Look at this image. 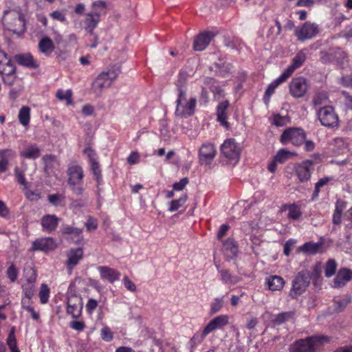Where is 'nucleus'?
<instances>
[{
    "label": "nucleus",
    "instance_id": "1",
    "mask_svg": "<svg viewBox=\"0 0 352 352\" xmlns=\"http://www.w3.org/2000/svg\"><path fill=\"white\" fill-rule=\"evenodd\" d=\"M185 82L186 78L180 74L176 82L177 98L175 102L176 108L175 111V116L180 118H188L192 116L197 105L196 98H187Z\"/></svg>",
    "mask_w": 352,
    "mask_h": 352
},
{
    "label": "nucleus",
    "instance_id": "2",
    "mask_svg": "<svg viewBox=\"0 0 352 352\" xmlns=\"http://www.w3.org/2000/svg\"><path fill=\"white\" fill-rule=\"evenodd\" d=\"M91 8V10L85 14L82 24L86 32L93 34L101 21V16L107 13V3L102 0L94 1Z\"/></svg>",
    "mask_w": 352,
    "mask_h": 352
},
{
    "label": "nucleus",
    "instance_id": "3",
    "mask_svg": "<svg viewBox=\"0 0 352 352\" xmlns=\"http://www.w3.org/2000/svg\"><path fill=\"white\" fill-rule=\"evenodd\" d=\"M331 338L325 336L307 337L296 340L289 348V352H316L324 343L330 341Z\"/></svg>",
    "mask_w": 352,
    "mask_h": 352
},
{
    "label": "nucleus",
    "instance_id": "4",
    "mask_svg": "<svg viewBox=\"0 0 352 352\" xmlns=\"http://www.w3.org/2000/svg\"><path fill=\"white\" fill-rule=\"evenodd\" d=\"M66 173L68 177L67 184L71 191L76 195H82L85 191L82 167L76 162H72L68 165Z\"/></svg>",
    "mask_w": 352,
    "mask_h": 352
},
{
    "label": "nucleus",
    "instance_id": "5",
    "mask_svg": "<svg viewBox=\"0 0 352 352\" xmlns=\"http://www.w3.org/2000/svg\"><path fill=\"white\" fill-rule=\"evenodd\" d=\"M120 73L119 67L113 65L102 72L94 80L91 87L93 91L100 95L104 89L109 88Z\"/></svg>",
    "mask_w": 352,
    "mask_h": 352
},
{
    "label": "nucleus",
    "instance_id": "6",
    "mask_svg": "<svg viewBox=\"0 0 352 352\" xmlns=\"http://www.w3.org/2000/svg\"><path fill=\"white\" fill-rule=\"evenodd\" d=\"M0 74L5 83L12 85L16 79V67L11 58L3 50H0Z\"/></svg>",
    "mask_w": 352,
    "mask_h": 352
},
{
    "label": "nucleus",
    "instance_id": "7",
    "mask_svg": "<svg viewBox=\"0 0 352 352\" xmlns=\"http://www.w3.org/2000/svg\"><path fill=\"white\" fill-rule=\"evenodd\" d=\"M310 280V272L308 270L299 272L292 281L289 296L294 299L297 298L306 291L309 285Z\"/></svg>",
    "mask_w": 352,
    "mask_h": 352
},
{
    "label": "nucleus",
    "instance_id": "8",
    "mask_svg": "<svg viewBox=\"0 0 352 352\" xmlns=\"http://www.w3.org/2000/svg\"><path fill=\"white\" fill-rule=\"evenodd\" d=\"M317 116L321 124L328 128L338 126V116L331 106H324L317 111Z\"/></svg>",
    "mask_w": 352,
    "mask_h": 352
},
{
    "label": "nucleus",
    "instance_id": "9",
    "mask_svg": "<svg viewBox=\"0 0 352 352\" xmlns=\"http://www.w3.org/2000/svg\"><path fill=\"white\" fill-rule=\"evenodd\" d=\"M241 148L234 139H227L221 146V152L223 157L230 163L236 164L240 158Z\"/></svg>",
    "mask_w": 352,
    "mask_h": 352
},
{
    "label": "nucleus",
    "instance_id": "10",
    "mask_svg": "<svg viewBox=\"0 0 352 352\" xmlns=\"http://www.w3.org/2000/svg\"><path fill=\"white\" fill-rule=\"evenodd\" d=\"M305 133L300 128H289L284 131L280 136L282 144L292 143L294 146L301 145L305 140Z\"/></svg>",
    "mask_w": 352,
    "mask_h": 352
},
{
    "label": "nucleus",
    "instance_id": "11",
    "mask_svg": "<svg viewBox=\"0 0 352 352\" xmlns=\"http://www.w3.org/2000/svg\"><path fill=\"white\" fill-rule=\"evenodd\" d=\"M318 32L319 26L317 23L307 21L296 28L294 34L298 41L303 42L314 38Z\"/></svg>",
    "mask_w": 352,
    "mask_h": 352
},
{
    "label": "nucleus",
    "instance_id": "12",
    "mask_svg": "<svg viewBox=\"0 0 352 352\" xmlns=\"http://www.w3.org/2000/svg\"><path fill=\"white\" fill-rule=\"evenodd\" d=\"M217 155V150L213 143L206 142L201 146L198 157L201 165H210Z\"/></svg>",
    "mask_w": 352,
    "mask_h": 352
},
{
    "label": "nucleus",
    "instance_id": "13",
    "mask_svg": "<svg viewBox=\"0 0 352 352\" xmlns=\"http://www.w3.org/2000/svg\"><path fill=\"white\" fill-rule=\"evenodd\" d=\"M314 170V162L310 160H305L295 167L296 175L300 182L309 181Z\"/></svg>",
    "mask_w": 352,
    "mask_h": 352
},
{
    "label": "nucleus",
    "instance_id": "14",
    "mask_svg": "<svg viewBox=\"0 0 352 352\" xmlns=\"http://www.w3.org/2000/svg\"><path fill=\"white\" fill-rule=\"evenodd\" d=\"M307 82L303 77L294 78L289 83V91L294 98L302 97L307 91Z\"/></svg>",
    "mask_w": 352,
    "mask_h": 352
},
{
    "label": "nucleus",
    "instance_id": "15",
    "mask_svg": "<svg viewBox=\"0 0 352 352\" xmlns=\"http://www.w3.org/2000/svg\"><path fill=\"white\" fill-rule=\"evenodd\" d=\"M82 309V298L78 296L68 297L67 302V312L74 318H77L81 314Z\"/></svg>",
    "mask_w": 352,
    "mask_h": 352
},
{
    "label": "nucleus",
    "instance_id": "16",
    "mask_svg": "<svg viewBox=\"0 0 352 352\" xmlns=\"http://www.w3.org/2000/svg\"><path fill=\"white\" fill-rule=\"evenodd\" d=\"M100 274V278L104 281H107L109 283L119 280L121 274L118 270L111 268L108 266L101 265L97 267Z\"/></svg>",
    "mask_w": 352,
    "mask_h": 352
},
{
    "label": "nucleus",
    "instance_id": "17",
    "mask_svg": "<svg viewBox=\"0 0 352 352\" xmlns=\"http://www.w3.org/2000/svg\"><path fill=\"white\" fill-rule=\"evenodd\" d=\"M216 34L213 32H204L197 35L193 43V49L195 51H203L209 45L212 38Z\"/></svg>",
    "mask_w": 352,
    "mask_h": 352
},
{
    "label": "nucleus",
    "instance_id": "18",
    "mask_svg": "<svg viewBox=\"0 0 352 352\" xmlns=\"http://www.w3.org/2000/svg\"><path fill=\"white\" fill-rule=\"evenodd\" d=\"M323 245L324 239L322 237H320V240L316 243L312 241L305 243L299 247V250L307 254L314 255L318 253L324 252Z\"/></svg>",
    "mask_w": 352,
    "mask_h": 352
},
{
    "label": "nucleus",
    "instance_id": "19",
    "mask_svg": "<svg viewBox=\"0 0 352 352\" xmlns=\"http://www.w3.org/2000/svg\"><path fill=\"white\" fill-rule=\"evenodd\" d=\"M352 279V270L347 268L340 269L333 281V287L342 288Z\"/></svg>",
    "mask_w": 352,
    "mask_h": 352
},
{
    "label": "nucleus",
    "instance_id": "20",
    "mask_svg": "<svg viewBox=\"0 0 352 352\" xmlns=\"http://www.w3.org/2000/svg\"><path fill=\"white\" fill-rule=\"evenodd\" d=\"M56 244L52 237L38 239L33 242L32 248L34 250L49 252L56 248Z\"/></svg>",
    "mask_w": 352,
    "mask_h": 352
},
{
    "label": "nucleus",
    "instance_id": "21",
    "mask_svg": "<svg viewBox=\"0 0 352 352\" xmlns=\"http://www.w3.org/2000/svg\"><path fill=\"white\" fill-rule=\"evenodd\" d=\"M59 219L54 214L44 215L41 219L42 230L47 233L54 232L58 226Z\"/></svg>",
    "mask_w": 352,
    "mask_h": 352
},
{
    "label": "nucleus",
    "instance_id": "22",
    "mask_svg": "<svg viewBox=\"0 0 352 352\" xmlns=\"http://www.w3.org/2000/svg\"><path fill=\"white\" fill-rule=\"evenodd\" d=\"M208 334L209 333L205 328L202 331H197L187 343V348L190 350V352H193L202 343Z\"/></svg>",
    "mask_w": 352,
    "mask_h": 352
},
{
    "label": "nucleus",
    "instance_id": "23",
    "mask_svg": "<svg viewBox=\"0 0 352 352\" xmlns=\"http://www.w3.org/2000/svg\"><path fill=\"white\" fill-rule=\"evenodd\" d=\"M83 257V250L81 248L71 249L67 253V265L72 270Z\"/></svg>",
    "mask_w": 352,
    "mask_h": 352
},
{
    "label": "nucleus",
    "instance_id": "24",
    "mask_svg": "<svg viewBox=\"0 0 352 352\" xmlns=\"http://www.w3.org/2000/svg\"><path fill=\"white\" fill-rule=\"evenodd\" d=\"M228 316L227 315H219L212 320L205 327L206 331L210 333L217 329H221L228 324Z\"/></svg>",
    "mask_w": 352,
    "mask_h": 352
},
{
    "label": "nucleus",
    "instance_id": "25",
    "mask_svg": "<svg viewBox=\"0 0 352 352\" xmlns=\"http://www.w3.org/2000/svg\"><path fill=\"white\" fill-rule=\"evenodd\" d=\"M307 59V49L300 50L292 58L291 64L287 69L293 74L294 71L300 68Z\"/></svg>",
    "mask_w": 352,
    "mask_h": 352
},
{
    "label": "nucleus",
    "instance_id": "26",
    "mask_svg": "<svg viewBox=\"0 0 352 352\" xmlns=\"http://www.w3.org/2000/svg\"><path fill=\"white\" fill-rule=\"evenodd\" d=\"M230 105L228 100H224L220 102L217 108V121L225 128H229V123L227 121L226 111Z\"/></svg>",
    "mask_w": 352,
    "mask_h": 352
},
{
    "label": "nucleus",
    "instance_id": "27",
    "mask_svg": "<svg viewBox=\"0 0 352 352\" xmlns=\"http://www.w3.org/2000/svg\"><path fill=\"white\" fill-rule=\"evenodd\" d=\"M15 157L16 153L11 149L0 150V173L6 171L9 162Z\"/></svg>",
    "mask_w": 352,
    "mask_h": 352
},
{
    "label": "nucleus",
    "instance_id": "28",
    "mask_svg": "<svg viewBox=\"0 0 352 352\" xmlns=\"http://www.w3.org/2000/svg\"><path fill=\"white\" fill-rule=\"evenodd\" d=\"M265 284L270 290L276 292L280 291L283 288L285 282L281 276L272 275L265 278Z\"/></svg>",
    "mask_w": 352,
    "mask_h": 352
},
{
    "label": "nucleus",
    "instance_id": "29",
    "mask_svg": "<svg viewBox=\"0 0 352 352\" xmlns=\"http://www.w3.org/2000/svg\"><path fill=\"white\" fill-rule=\"evenodd\" d=\"M14 59L20 65L28 68L35 69L38 67V64L30 54H17L14 56Z\"/></svg>",
    "mask_w": 352,
    "mask_h": 352
},
{
    "label": "nucleus",
    "instance_id": "30",
    "mask_svg": "<svg viewBox=\"0 0 352 352\" xmlns=\"http://www.w3.org/2000/svg\"><path fill=\"white\" fill-rule=\"evenodd\" d=\"M282 210L287 211V217L292 220L299 219L302 214L300 206L296 204H285Z\"/></svg>",
    "mask_w": 352,
    "mask_h": 352
},
{
    "label": "nucleus",
    "instance_id": "31",
    "mask_svg": "<svg viewBox=\"0 0 352 352\" xmlns=\"http://www.w3.org/2000/svg\"><path fill=\"white\" fill-rule=\"evenodd\" d=\"M38 48L41 53L47 56H50L54 50V45L50 38L45 37L39 41Z\"/></svg>",
    "mask_w": 352,
    "mask_h": 352
},
{
    "label": "nucleus",
    "instance_id": "32",
    "mask_svg": "<svg viewBox=\"0 0 352 352\" xmlns=\"http://www.w3.org/2000/svg\"><path fill=\"white\" fill-rule=\"evenodd\" d=\"M223 248L225 255L228 258L231 259L236 256L238 249L233 239H228L225 241L223 243Z\"/></svg>",
    "mask_w": 352,
    "mask_h": 352
},
{
    "label": "nucleus",
    "instance_id": "33",
    "mask_svg": "<svg viewBox=\"0 0 352 352\" xmlns=\"http://www.w3.org/2000/svg\"><path fill=\"white\" fill-rule=\"evenodd\" d=\"M40 148L36 144H32L21 151L20 155L26 159H36L40 156Z\"/></svg>",
    "mask_w": 352,
    "mask_h": 352
},
{
    "label": "nucleus",
    "instance_id": "34",
    "mask_svg": "<svg viewBox=\"0 0 352 352\" xmlns=\"http://www.w3.org/2000/svg\"><path fill=\"white\" fill-rule=\"evenodd\" d=\"M218 272L220 274L221 280L225 284H236L239 281L237 276H232L228 270L220 269L218 265H216Z\"/></svg>",
    "mask_w": 352,
    "mask_h": 352
},
{
    "label": "nucleus",
    "instance_id": "35",
    "mask_svg": "<svg viewBox=\"0 0 352 352\" xmlns=\"http://www.w3.org/2000/svg\"><path fill=\"white\" fill-rule=\"evenodd\" d=\"M18 118L22 125L28 126L30 119V107L28 106H23L19 110Z\"/></svg>",
    "mask_w": 352,
    "mask_h": 352
},
{
    "label": "nucleus",
    "instance_id": "36",
    "mask_svg": "<svg viewBox=\"0 0 352 352\" xmlns=\"http://www.w3.org/2000/svg\"><path fill=\"white\" fill-rule=\"evenodd\" d=\"M72 92L70 89L64 91L63 89H58L56 92V98L61 101L65 100L67 105L72 104Z\"/></svg>",
    "mask_w": 352,
    "mask_h": 352
},
{
    "label": "nucleus",
    "instance_id": "37",
    "mask_svg": "<svg viewBox=\"0 0 352 352\" xmlns=\"http://www.w3.org/2000/svg\"><path fill=\"white\" fill-rule=\"evenodd\" d=\"M89 164L91 166V172L95 176L98 185H101L102 184V178L98 161L90 162Z\"/></svg>",
    "mask_w": 352,
    "mask_h": 352
},
{
    "label": "nucleus",
    "instance_id": "38",
    "mask_svg": "<svg viewBox=\"0 0 352 352\" xmlns=\"http://www.w3.org/2000/svg\"><path fill=\"white\" fill-rule=\"evenodd\" d=\"M351 301V297L349 295H346L342 298H338L334 300L336 305V309L338 311H342L345 308Z\"/></svg>",
    "mask_w": 352,
    "mask_h": 352
},
{
    "label": "nucleus",
    "instance_id": "39",
    "mask_svg": "<svg viewBox=\"0 0 352 352\" xmlns=\"http://www.w3.org/2000/svg\"><path fill=\"white\" fill-rule=\"evenodd\" d=\"M187 195H182L179 199L173 200L170 203L168 210L170 212H175L181 208L186 201Z\"/></svg>",
    "mask_w": 352,
    "mask_h": 352
},
{
    "label": "nucleus",
    "instance_id": "40",
    "mask_svg": "<svg viewBox=\"0 0 352 352\" xmlns=\"http://www.w3.org/2000/svg\"><path fill=\"white\" fill-rule=\"evenodd\" d=\"M332 180H333V177H324L320 179L315 184V189L313 193V197H317L319 195L320 188Z\"/></svg>",
    "mask_w": 352,
    "mask_h": 352
},
{
    "label": "nucleus",
    "instance_id": "41",
    "mask_svg": "<svg viewBox=\"0 0 352 352\" xmlns=\"http://www.w3.org/2000/svg\"><path fill=\"white\" fill-rule=\"evenodd\" d=\"M337 263L335 260L329 259L324 266L325 276L329 278L332 276L336 271Z\"/></svg>",
    "mask_w": 352,
    "mask_h": 352
},
{
    "label": "nucleus",
    "instance_id": "42",
    "mask_svg": "<svg viewBox=\"0 0 352 352\" xmlns=\"http://www.w3.org/2000/svg\"><path fill=\"white\" fill-rule=\"evenodd\" d=\"M292 153L285 149H280L274 157L275 161L279 164L285 162L292 155Z\"/></svg>",
    "mask_w": 352,
    "mask_h": 352
},
{
    "label": "nucleus",
    "instance_id": "43",
    "mask_svg": "<svg viewBox=\"0 0 352 352\" xmlns=\"http://www.w3.org/2000/svg\"><path fill=\"white\" fill-rule=\"evenodd\" d=\"M63 232L64 234L74 235L77 238V241H79L80 239H82V230L80 228L65 226L63 228Z\"/></svg>",
    "mask_w": 352,
    "mask_h": 352
},
{
    "label": "nucleus",
    "instance_id": "44",
    "mask_svg": "<svg viewBox=\"0 0 352 352\" xmlns=\"http://www.w3.org/2000/svg\"><path fill=\"white\" fill-rule=\"evenodd\" d=\"M40 301L42 304H45L48 302L50 296V289L45 284H42L39 292Z\"/></svg>",
    "mask_w": 352,
    "mask_h": 352
},
{
    "label": "nucleus",
    "instance_id": "45",
    "mask_svg": "<svg viewBox=\"0 0 352 352\" xmlns=\"http://www.w3.org/2000/svg\"><path fill=\"white\" fill-rule=\"evenodd\" d=\"M7 344L11 352H20L16 346V340L14 331H11L7 338Z\"/></svg>",
    "mask_w": 352,
    "mask_h": 352
},
{
    "label": "nucleus",
    "instance_id": "46",
    "mask_svg": "<svg viewBox=\"0 0 352 352\" xmlns=\"http://www.w3.org/2000/svg\"><path fill=\"white\" fill-rule=\"evenodd\" d=\"M50 16L54 20H56L63 23H67V20L66 18V14L63 11L55 10L50 14Z\"/></svg>",
    "mask_w": 352,
    "mask_h": 352
},
{
    "label": "nucleus",
    "instance_id": "47",
    "mask_svg": "<svg viewBox=\"0 0 352 352\" xmlns=\"http://www.w3.org/2000/svg\"><path fill=\"white\" fill-rule=\"evenodd\" d=\"M34 285L31 283H25L22 286L23 289V296H26L28 298H32L34 294Z\"/></svg>",
    "mask_w": 352,
    "mask_h": 352
},
{
    "label": "nucleus",
    "instance_id": "48",
    "mask_svg": "<svg viewBox=\"0 0 352 352\" xmlns=\"http://www.w3.org/2000/svg\"><path fill=\"white\" fill-rule=\"evenodd\" d=\"M223 297L216 298L213 302L211 304L210 312L211 314H215L219 311L223 307Z\"/></svg>",
    "mask_w": 352,
    "mask_h": 352
},
{
    "label": "nucleus",
    "instance_id": "49",
    "mask_svg": "<svg viewBox=\"0 0 352 352\" xmlns=\"http://www.w3.org/2000/svg\"><path fill=\"white\" fill-rule=\"evenodd\" d=\"M292 316V313L291 312H283L278 314L275 319L274 322L276 324H281L285 321L288 320Z\"/></svg>",
    "mask_w": 352,
    "mask_h": 352
},
{
    "label": "nucleus",
    "instance_id": "50",
    "mask_svg": "<svg viewBox=\"0 0 352 352\" xmlns=\"http://www.w3.org/2000/svg\"><path fill=\"white\" fill-rule=\"evenodd\" d=\"M113 338V332L111 331L109 327L106 326L101 329V338L103 340L110 342L112 340Z\"/></svg>",
    "mask_w": 352,
    "mask_h": 352
},
{
    "label": "nucleus",
    "instance_id": "51",
    "mask_svg": "<svg viewBox=\"0 0 352 352\" xmlns=\"http://www.w3.org/2000/svg\"><path fill=\"white\" fill-rule=\"evenodd\" d=\"M292 74L286 68L284 72L276 79H275L272 83L277 87L281 83L285 82Z\"/></svg>",
    "mask_w": 352,
    "mask_h": 352
},
{
    "label": "nucleus",
    "instance_id": "52",
    "mask_svg": "<svg viewBox=\"0 0 352 352\" xmlns=\"http://www.w3.org/2000/svg\"><path fill=\"white\" fill-rule=\"evenodd\" d=\"M292 74L286 68L284 72L276 79H275L272 83L277 87L281 83L285 82Z\"/></svg>",
    "mask_w": 352,
    "mask_h": 352
},
{
    "label": "nucleus",
    "instance_id": "53",
    "mask_svg": "<svg viewBox=\"0 0 352 352\" xmlns=\"http://www.w3.org/2000/svg\"><path fill=\"white\" fill-rule=\"evenodd\" d=\"M292 74L286 68L284 72L276 79H275L272 83L277 87L281 83L285 82Z\"/></svg>",
    "mask_w": 352,
    "mask_h": 352
},
{
    "label": "nucleus",
    "instance_id": "54",
    "mask_svg": "<svg viewBox=\"0 0 352 352\" xmlns=\"http://www.w3.org/2000/svg\"><path fill=\"white\" fill-rule=\"evenodd\" d=\"M328 97L327 94L325 93H318L317 94L314 98L313 99L312 103L314 106H319L323 104L327 100Z\"/></svg>",
    "mask_w": 352,
    "mask_h": 352
},
{
    "label": "nucleus",
    "instance_id": "55",
    "mask_svg": "<svg viewBox=\"0 0 352 352\" xmlns=\"http://www.w3.org/2000/svg\"><path fill=\"white\" fill-rule=\"evenodd\" d=\"M217 67H218L217 72L223 77H226L232 70V66L228 63H223L221 66L217 65Z\"/></svg>",
    "mask_w": 352,
    "mask_h": 352
},
{
    "label": "nucleus",
    "instance_id": "56",
    "mask_svg": "<svg viewBox=\"0 0 352 352\" xmlns=\"http://www.w3.org/2000/svg\"><path fill=\"white\" fill-rule=\"evenodd\" d=\"M25 195L27 197V198L33 201H37L41 198L40 192L38 190H31L26 188H25Z\"/></svg>",
    "mask_w": 352,
    "mask_h": 352
},
{
    "label": "nucleus",
    "instance_id": "57",
    "mask_svg": "<svg viewBox=\"0 0 352 352\" xmlns=\"http://www.w3.org/2000/svg\"><path fill=\"white\" fill-rule=\"evenodd\" d=\"M342 208H340L338 204L336 206V209L334 210L333 214V223L335 225H340L341 223V216L342 212Z\"/></svg>",
    "mask_w": 352,
    "mask_h": 352
},
{
    "label": "nucleus",
    "instance_id": "58",
    "mask_svg": "<svg viewBox=\"0 0 352 352\" xmlns=\"http://www.w3.org/2000/svg\"><path fill=\"white\" fill-rule=\"evenodd\" d=\"M7 276L11 282H14L18 277V271L14 265H11L7 270Z\"/></svg>",
    "mask_w": 352,
    "mask_h": 352
},
{
    "label": "nucleus",
    "instance_id": "59",
    "mask_svg": "<svg viewBox=\"0 0 352 352\" xmlns=\"http://www.w3.org/2000/svg\"><path fill=\"white\" fill-rule=\"evenodd\" d=\"M14 173H15V176L16 177V181L19 184L23 185L24 186V188H26V187L28 186V182L25 178L24 175L22 173L21 171L19 170L18 167H16L14 168Z\"/></svg>",
    "mask_w": 352,
    "mask_h": 352
},
{
    "label": "nucleus",
    "instance_id": "60",
    "mask_svg": "<svg viewBox=\"0 0 352 352\" xmlns=\"http://www.w3.org/2000/svg\"><path fill=\"white\" fill-rule=\"evenodd\" d=\"M84 153L87 155L89 158V162H93L98 161V157L96 151L90 147L85 148Z\"/></svg>",
    "mask_w": 352,
    "mask_h": 352
},
{
    "label": "nucleus",
    "instance_id": "61",
    "mask_svg": "<svg viewBox=\"0 0 352 352\" xmlns=\"http://www.w3.org/2000/svg\"><path fill=\"white\" fill-rule=\"evenodd\" d=\"M123 284L125 288L131 292H134L136 291V286L129 279V278L126 276H124L123 279Z\"/></svg>",
    "mask_w": 352,
    "mask_h": 352
},
{
    "label": "nucleus",
    "instance_id": "62",
    "mask_svg": "<svg viewBox=\"0 0 352 352\" xmlns=\"http://www.w3.org/2000/svg\"><path fill=\"white\" fill-rule=\"evenodd\" d=\"M98 306V301L95 299L90 298L86 305V310L88 314H91Z\"/></svg>",
    "mask_w": 352,
    "mask_h": 352
},
{
    "label": "nucleus",
    "instance_id": "63",
    "mask_svg": "<svg viewBox=\"0 0 352 352\" xmlns=\"http://www.w3.org/2000/svg\"><path fill=\"white\" fill-rule=\"evenodd\" d=\"M188 179L187 177H184L182 179H180L179 182H175L173 184V190H178V191L182 190L186 187V186L188 184Z\"/></svg>",
    "mask_w": 352,
    "mask_h": 352
},
{
    "label": "nucleus",
    "instance_id": "64",
    "mask_svg": "<svg viewBox=\"0 0 352 352\" xmlns=\"http://www.w3.org/2000/svg\"><path fill=\"white\" fill-rule=\"evenodd\" d=\"M340 83L345 87H352V74L342 76L340 80Z\"/></svg>",
    "mask_w": 352,
    "mask_h": 352
}]
</instances>
